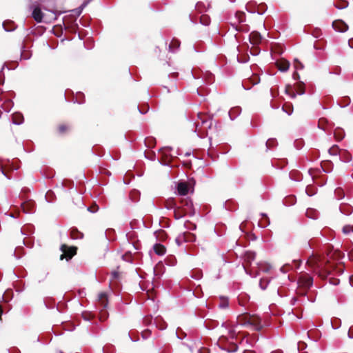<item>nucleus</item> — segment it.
Here are the masks:
<instances>
[{
	"label": "nucleus",
	"mask_w": 353,
	"mask_h": 353,
	"mask_svg": "<svg viewBox=\"0 0 353 353\" xmlns=\"http://www.w3.org/2000/svg\"><path fill=\"white\" fill-rule=\"evenodd\" d=\"M307 263L322 279L326 278L331 272V268L327 267V262L322 260L319 256H312L307 260Z\"/></svg>",
	"instance_id": "1"
},
{
	"label": "nucleus",
	"mask_w": 353,
	"mask_h": 353,
	"mask_svg": "<svg viewBox=\"0 0 353 353\" xmlns=\"http://www.w3.org/2000/svg\"><path fill=\"white\" fill-rule=\"evenodd\" d=\"M30 9L32 10V17L37 23H50L55 21L57 19V15L59 14L54 7L50 9L44 8L45 10L51 13V15L49 17H46L41 8L37 5L32 6Z\"/></svg>",
	"instance_id": "2"
},
{
	"label": "nucleus",
	"mask_w": 353,
	"mask_h": 353,
	"mask_svg": "<svg viewBox=\"0 0 353 353\" xmlns=\"http://www.w3.org/2000/svg\"><path fill=\"white\" fill-rule=\"evenodd\" d=\"M197 117L198 120L195 121V132L200 137H204L208 135L207 130L211 128L212 121L208 116L202 113H199Z\"/></svg>",
	"instance_id": "3"
},
{
	"label": "nucleus",
	"mask_w": 353,
	"mask_h": 353,
	"mask_svg": "<svg viewBox=\"0 0 353 353\" xmlns=\"http://www.w3.org/2000/svg\"><path fill=\"white\" fill-rule=\"evenodd\" d=\"M61 250L63 252V254L61 255L60 257L61 260L63 259L69 260L76 254V248L73 247L68 248L65 245H63L61 247Z\"/></svg>",
	"instance_id": "4"
},
{
	"label": "nucleus",
	"mask_w": 353,
	"mask_h": 353,
	"mask_svg": "<svg viewBox=\"0 0 353 353\" xmlns=\"http://www.w3.org/2000/svg\"><path fill=\"white\" fill-rule=\"evenodd\" d=\"M236 336V331L234 328H230L228 330V334L225 335L223 334L219 339V343L222 345L225 341H228L230 343V340H233ZM232 343V342H231Z\"/></svg>",
	"instance_id": "5"
},
{
	"label": "nucleus",
	"mask_w": 353,
	"mask_h": 353,
	"mask_svg": "<svg viewBox=\"0 0 353 353\" xmlns=\"http://www.w3.org/2000/svg\"><path fill=\"white\" fill-rule=\"evenodd\" d=\"M332 27L336 31L340 32H345L348 29L347 25L341 20L334 21L332 23Z\"/></svg>",
	"instance_id": "6"
},
{
	"label": "nucleus",
	"mask_w": 353,
	"mask_h": 353,
	"mask_svg": "<svg viewBox=\"0 0 353 353\" xmlns=\"http://www.w3.org/2000/svg\"><path fill=\"white\" fill-rule=\"evenodd\" d=\"M313 283V279L308 275H304L301 276L299 280V284L300 286L304 288H309Z\"/></svg>",
	"instance_id": "7"
},
{
	"label": "nucleus",
	"mask_w": 353,
	"mask_h": 353,
	"mask_svg": "<svg viewBox=\"0 0 353 353\" xmlns=\"http://www.w3.org/2000/svg\"><path fill=\"white\" fill-rule=\"evenodd\" d=\"M176 190L178 194L185 196L188 194L189 191L188 185L184 181L179 182L176 186Z\"/></svg>",
	"instance_id": "8"
},
{
	"label": "nucleus",
	"mask_w": 353,
	"mask_h": 353,
	"mask_svg": "<svg viewBox=\"0 0 353 353\" xmlns=\"http://www.w3.org/2000/svg\"><path fill=\"white\" fill-rule=\"evenodd\" d=\"M276 65L281 72H286L290 68V63L285 59H281L276 62Z\"/></svg>",
	"instance_id": "9"
},
{
	"label": "nucleus",
	"mask_w": 353,
	"mask_h": 353,
	"mask_svg": "<svg viewBox=\"0 0 353 353\" xmlns=\"http://www.w3.org/2000/svg\"><path fill=\"white\" fill-rule=\"evenodd\" d=\"M33 208L34 204L32 202L21 204V208L24 213H32L33 212Z\"/></svg>",
	"instance_id": "10"
},
{
	"label": "nucleus",
	"mask_w": 353,
	"mask_h": 353,
	"mask_svg": "<svg viewBox=\"0 0 353 353\" xmlns=\"http://www.w3.org/2000/svg\"><path fill=\"white\" fill-rule=\"evenodd\" d=\"M183 203H184V206H185V208L184 209L185 213L186 214H193V205L190 200L185 199L183 201Z\"/></svg>",
	"instance_id": "11"
},
{
	"label": "nucleus",
	"mask_w": 353,
	"mask_h": 353,
	"mask_svg": "<svg viewBox=\"0 0 353 353\" xmlns=\"http://www.w3.org/2000/svg\"><path fill=\"white\" fill-rule=\"evenodd\" d=\"M153 249L154 252L159 256H162L165 253V248L161 244H155Z\"/></svg>",
	"instance_id": "12"
},
{
	"label": "nucleus",
	"mask_w": 353,
	"mask_h": 353,
	"mask_svg": "<svg viewBox=\"0 0 353 353\" xmlns=\"http://www.w3.org/2000/svg\"><path fill=\"white\" fill-rule=\"evenodd\" d=\"M261 39V37L259 33L253 32L250 34V40L253 43V44H257L260 42Z\"/></svg>",
	"instance_id": "13"
},
{
	"label": "nucleus",
	"mask_w": 353,
	"mask_h": 353,
	"mask_svg": "<svg viewBox=\"0 0 353 353\" xmlns=\"http://www.w3.org/2000/svg\"><path fill=\"white\" fill-rule=\"evenodd\" d=\"M180 46V42L177 39H172L169 45V50L172 52H174Z\"/></svg>",
	"instance_id": "14"
},
{
	"label": "nucleus",
	"mask_w": 353,
	"mask_h": 353,
	"mask_svg": "<svg viewBox=\"0 0 353 353\" xmlns=\"http://www.w3.org/2000/svg\"><path fill=\"white\" fill-rule=\"evenodd\" d=\"M70 236L73 239H82L83 235L81 232L78 231L76 229H72L70 231Z\"/></svg>",
	"instance_id": "15"
},
{
	"label": "nucleus",
	"mask_w": 353,
	"mask_h": 353,
	"mask_svg": "<svg viewBox=\"0 0 353 353\" xmlns=\"http://www.w3.org/2000/svg\"><path fill=\"white\" fill-rule=\"evenodd\" d=\"M172 148L169 147L163 148L161 150V153L162 156L165 158H168V157H172L173 155L171 154Z\"/></svg>",
	"instance_id": "16"
},
{
	"label": "nucleus",
	"mask_w": 353,
	"mask_h": 353,
	"mask_svg": "<svg viewBox=\"0 0 353 353\" xmlns=\"http://www.w3.org/2000/svg\"><path fill=\"white\" fill-rule=\"evenodd\" d=\"M329 152L332 155H336L337 154H339L340 156V158H342L341 157L342 152L345 153V151L339 150L337 146H333L332 148H331L329 150Z\"/></svg>",
	"instance_id": "17"
},
{
	"label": "nucleus",
	"mask_w": 353,
	"mask_h": 353,
	"mask_svg": "<svg viewBox=\"0 0 353 353\" xmlns=\"http://www.w3.org/2000/svg\"><path fill=\"white\" fill-rule=\"evenodd\" d=\"M23 118L20 114H16L13 116L12 122L16 125H19L23 123Z\"/></svg>",
	"instance_id": "18"
},
{
	"label": "nucleus",
	"mask_w": 353,
	"mask_h": 353,
	"mask_svg": "<svg viewBox=\"0 0 353 353\" xmlns=\"http://www.w3.org/2000/svg\"><path fill=\"white\" fill-rule=\"evenodd\" d=\"M99 301L103 305V307H105L107 305V295L105 293H100L98 296Z\"/></svg>",
	"instance_id": "19"
},
{
	"label": "nucleus",
	"mask_w": 353,
	"mask_h": 353,
	"mask_svg": "<svg viewBox=\"0 0 353 353\" xmlns=\"http://www.w3.org/2000/svg\"><path fill=\"white\" fill-rule=\"evenodd\" d=\"M259 268L260 271H262L264 272H268L271 270L272 266L268 263H261L259 265Z\"/></svg>",
	"instance_id": "20"
},
{
	"label": "nucleus",
	"mask_w": 353,
	"mask_h": 353,
	"mask_svg": "<svg viewBox=\"0 0 353 353\" xmlns=\"http://www.w3.org/2000/svg\"><path fill=\"white\" fill-rule=\"evenodd\" d=\"M269 282H270V279H261L259 282L260 288L262 290H265Z\"/></svg>",
	"instance_id": "21"
},
{
	"label": "nucleus",
	"mask_w": 353,
	"mask_h": 353,
	"mask_svg": "<svg viewBox=\"0 0 353 353\" xmlns=\"http://www.w3.org/2000/svg\"><path fill=\"white\" fill-rule=\"evenodd\" d=\"M342 230L345 234H353V228L350 225H345Z\"/></svg>",
	"instance_id": "22"
},
{
	"label": "nucleus",
	"mask_w": 353,
	"mask_h": 353,
	"mask_svg": "<svg viewBox=\"0 0 353 353\" xmlns=\"http://www.w3.org/2000/svg\"><path fill=\"white\" fill-rule=\"evenodd\" d=\"M334 136L336 139L341 140L344 137V133L342 130H338L334 132Z\"/></svg>",
	"instance_id": "23"
},
{
	"label": "nucleus",
	"mask_w": 353,
	"mask_h": 353,
	"mask_svg": "<svg viewBox=\"0 0 353 353\" xmlns=\"http://www.w3.org/2000/svg\"><path fill=\"white\" fill-rule=\"evenodd\" d=\"M201 23L205 26H208L210 23V19L208 16L206 15H202L201 17Z\"/></svg>",
	"instance_id": "24"
},
{
	"label": "nucleus",
	"mask_w": 353,
	"mask_h": 353,
	"mask_svg": "<svg viewBox=\"0 0 353 353\" xmlns=\"http://www.w3.org/2000/svg\"><path fill=\"white\" fill-rule=\"evenodd\" d=\"M339 4H338L337 3L335 4V6L338 8V9H343V8H345L347 6V3L346 1H339Z\"/></svg>",
	"instance_id": "25"
},
{
	"label": "nucleus",
	"mask_w": 353,
	"mask_h": 353,
	"mask_svg": "<svg viewBox=\"0 0 353 353\" xmlns=\"http://www.w3.org/2000/svg\"><path fill=\"white\" fill-rule=\"evenodd\" d=\"M341 158L342 159L343 161L344 162H348L350 161L351 159V157L348 154H346V152H345V153H343L342 152V155H341Z\"/></svg>",
	"instance_id": "26"
},
{
	"label": "nucleus",
	"mask_w": 353,
	"mask_h": 353,
	"mask_svg": "<svg viewBox=\"0 0 353 353\" xmlns=\"http://www.w3.org/2000/svg\"><path fill=\"white\" fill-rule=\"evenodd\" d=\"M294 68L296 70H302L303 68V65L302 63L296 59L294 63Z\"/></svg>",
	"instance_id": "27"
},
{
	"label": "nucleus",
	"mask_w": 353,
	"mask_h": 353,
	"mask_svg": "<svg viewBox=\"0 0 353 353\" xmlns=\"http://www.w3.org/2000/svg\"><path fill=\"white\" fill-rule=\"evenodd\" d=\"M255 258V254L251 252H248L246 254V259L248 260H254Z\"/></svg>",
	"instance_id": "28"
},
{
	"label": "nucleus",
	"mask_w": 353,
	"mask_h": 353,
	"mask_svg": "<svg viewBox=\"0 0 353 353\" xmlns=\"http://www.w3.org/2000/svg\"><path fill=\"white\" fill-rule=\"evenodd\" d=\"M112 280L117 279L119 278V273L116 271H114L111 273Z\"/></svg>",
	"instance_id": "29"
},
{
	"label": "nucleus",
	"mask_w": 353,
	"mask_h": 353,
	"mask_svg": "<svg viewBox=\"0 0 353 353\" xmlns=\"http://www.w3.org/2000/svg\"><path fill=\"white\" fill-rule=\"evenodd\" d=\"M228 305V302L227 300H223L222 303L219 305L220 307L225 308Z\"/></svg>",
	"instance_id": "30"
},
{
	"label": "nucleus",
	"mask_w": 353,
	"mask_h": 353,
	"mask_svg": "<svg viewBox=\"0 0 353 353\" xmlns=\"http://www.w3.org/2000/svg\"><path fill=\"white\" fill-rule=\"evenodd\" d=\"M67 130V126L65 125H61L59 126V130L61 133L64 132Z\"/></svg>",
	"instance_id": "31"
},
{
	"label": "nucleus",
	"mask_w": 353,
	"mask_h": 353,
	"mask_svg": "<svg viewBox=\"0 0 353 353\" xmlns=\"http://www.w3.org/2000/svg\"><path fill=\"white\" fill-rule=\"evenodd\" d=\"M222 349L227 350L228 352H235L237 350V346L235 344H233V347L232 349H226L225 347H222Z\"/></svg>",
	"instance_id": "32"
},
{
	"label": "nucleus",
	"mask_w": 353,
	"mask_h": 353,
	"mask_svg": "<svg viewBox=\"0 0 353 353\" xmlns=\"http://www.w3.org/2000/svg\"><path fill=\"white\" fill-rule=\"evenodd\" d=\"M292 77L294 80H298L299 79V73L296 71H295L292 74Z\"/></svg>",
	"instance_id": "33"
},
{
	"label": "nucleus",
	"mask_w": 353,
	"mask_h": 353,
	"mask_svg": "<svg viewBox=\"0 0 353 353\" xmlns=\"http://www.w3.org/2000/svg\"><path fill=\"white\" fill-rule=\"evenodd\" d=\"M283 110L285 111L288 115H290L292 112V110L290 109H288V110H285V107H283Z\"/></svg>",
	"instance_id": "34"
},
{
	"label": "nucleus",
	"mask_w": 353,
	"mask_h": 353,
	"mask_svg": "<svg viewBox=\"0 0 353 353\" xmlns=\"http://www.w3.org/2000/svg\"><path fill=\"white\" fill-rule=\"evenodd\" d=\"M348 44L350 48H353V39L349 40Z\"/></svg>",
	"instance_id": "35"
},
{
	"label": "nucleus",
	"mask_w": 353,
	"mask_h": 353,
	"mask_svg": "<svg viewBox=\"0 0 353 353\" xmlns=\"http://www.w3.org/2000/svg\"><path fill=\"white\" fill-rule=\"evenodd\" d=\"M270 224V221H268V222L266 223H260L261 226L263 227V228H265L266 226H268V225Z\"/></svg>",
	"instance_id": "36"
},
{
	"label": "nucleus",
	"mask_w": 353,
	"mask_h": 353,
	"mask_svg": "<svg viewBox=\"0 0 353 353\" xmlns=\"http://www.w3.org/2000/svg\"><path fill=\"white\" fill-rule=\"evenodd\" d=\"M272 141H271V140H268V141H267V143H266V146H267V148L270 147V144H271V143H272Z\"/></svg>",
	"instance_id": "37"
},
{
	"label": "nucleus",
	"mask_w": 353,
	"mask_h": 353,
	"mask_svg": "<svg viewBox=\"0 0 353 353\" xmlns=\"http://www.w3.org/2000/svg\"><path fill=\"white\" fill-rule=\"evenodd\" d=\"M350 283L351 285L353 286V275L350 278Z\"/></svg>",
	"instance_id": "38"
},
{
	"label": "nucleus",
	"mask_w": 353,
	"mask_h": 353,
	"mask_svg": "<svg viewBox=\"0 0 353 353\" xmlns=\"http://www.w3.org/2000/svg\"><path fill=\"white\" fill-rule=\"evenodd\" d=\"M309 212H310L309 210L307 211V214L310 217V216L308 214ZM311 218L315 219L316 217L314 216H311Z\"/></svg>",
	"instance_id": "39"
},
{
	"label": "nucleus",
	"mask_w": 353,
	"mask_h": 353,
	"mask_svg": "<svg viewBox=\"0 0 353 353\" xmlns=\"http://www.w3.org/2000/svg\"><path fill=\"white\" fill-rule=\"evenodd\" d=\"M176 241L178 243V245H179V238H176Z\"/></svg>",
	"instance_id": "40"
},
{
	"label": "nucleus",
	"mask_w": 353,
	"mask_h": 353,
	"mask_svg": "<svg viewBox=\"0 0 353 353\" xmlns=\"http://www.w3.org/2000/svg\"><path fill=\"white\" fill-rule=\"evenodd\" d=\"M271 353H281L280 350L272 352Z\"/></svg>",
	"instance_id": "41"
},
{
	"label": "nucleus",
	"mask_w": 353,
	"mask_h": 353,
	"mask_svg": "<svg viewBox=\"0 0 353 353\" xmlns=\"http://www.w3.org/2000/svg\"><path fill=\"white\" fill-rule=\"evenodd\" d=\"M334 285H336L339 283V281H336V282L333 283Z\"/></svg>",
	"instance_id": "42"
},
{
	"label": "nucleus",
	"mask_w": 353,
	"mask_h": 353,
	"mask_svg": "<svg viewBox=\"0 0 353 353\" xmlns=\"http://www.w3.org/2000/svg\"><path fill=\"white\" fill-rule=\"evenodd\" d=\"M260 328H261V327H260V326H257V327H256V330H259Z\"/></svg>",
	"instance_id": "43"
},
{
	"label": "nucleus",
	"mask_w": 353,
	"mask_h": 353,
	"mask_svg": "<svg viewBox=\"0 0 353 353\" xmlns=\"http://www.w3.org/2000/svg\"><path fill=\"white\" fill-rule=\"evenodd\" d=\"M292 98L295 97V94H293V95L292 96Z\"/></svg>",
	"instance_id": "44"
}]
</instances>
